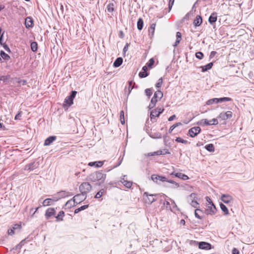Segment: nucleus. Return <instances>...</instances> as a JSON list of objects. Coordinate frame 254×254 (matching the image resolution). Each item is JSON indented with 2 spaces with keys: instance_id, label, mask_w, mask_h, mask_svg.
Instances as JSON below:
<instances>
[{
  "instance_id": "nucleus-3",
  "label": "nucleus",
  "mask_w": 254,
  "mask_h": 254,
  "mask_svg": "<svg viewBox=\"0 0 254 254\" xmlns=\"http://www.w3.org/2000/svg\"><path fill=\"white\" fill-rule=\"evenodd\" d=\"M159 194H149L148 192H144L143 195V199L145 203L151 204L157 200V196Z\"/></svg>"
},
{
  "instance_id": "nucleus-48",
  "label": "nucleus",
  "mask_w": 254,
  "mask_h": 254,
  "mask_svg": "<svg viewBox=\"0 0 254 254\" xmlns=\"http://www.w3.org/2000/svg\"><path fill=\"white\" fill-rule=\"evenodd\" d=\"M169 199L171 201V204L172 205V209L175 210H179V209L178 208L177 204H176L175 201L173 199H172L171 198H169Z\"/></svg>"
},
{
  "instance_id": "nucleus-41",
  "label": "nucleus",
  "mask_w": 254,
  "mask_h": 254,
  "mask_svg": "<svg viewBox=\"0 0 254 254\" xmlns=\"http://www.w3.org/2000/svg\"><path fill=\"white\" fill-rule=\"evenodd\" d=\"M120 120L121 123L122 125H124L125 124V114L123 110L120 111Z\"/></svg>"
},
{
  "instance_id": "nucleus-8",
  "label": "nucleus",
  "mask_w": 254,
  "mask_h": 254,
  "mask_svg": "<svg viewBox=\"0 0 254 254\" xmlns=\"http://www.w3.org/2000/svg\"><path fill=\"white\" fill-rule=\"evenodd\" d=\"M201 130L200 127H194L189 130L188 135L191 137H194L201 132Z\"/></svg>"
},
{
  "instance_id": "nucleus-33",
  "label": "nucleus",
  "mask_w": 254,
  "mask_h": 254,
  "mask_svg": "<svg viewBox=\"0 0 254 254\" xmlns=\"http://www.w3.org/2000/svg\"><path fill=\"white\" fill-rule=\"evenodd\" d=\"M197 125L200 126H210L209 122L207 119H202L196 123Z\"/></svg>"
},
{
  "instance_id": "nucleus-36",
  "label": "nucleus",
  "mask_w": 254,
  "mask_h": 254,
  "mask_svg": "<svg viewBox=\"0 0 254 254\" xmlns=\"http://www.w3.org/2000/svg\"><path fill=\"white\" fill-rule=\"evenodd\" d=\"M58 193H59L60 195V197H65L66 196H71L72 195V193L69 192H66L65 191H60L58 192Z\"/></svg>"
},
{
  "instance_id": "nucleus-52",
  "label": "nucleus",
  "mask_w": 254,
  "mask_h": 254,
  "mask_svg": "<svg viewBox=\"0 0 254 254\" xmlns=\"http://www.w3.org/2000/svg\"><path fill=\"white\" fill-rule=\"evenodd\" d=\"M161 153H161V151H159V150H157V151L153 152L148 153L147 154V156H154V155H161Z\"/></svg>"
},
{
  "instance_id": "nucleus-10",
  "label": "nucleus",
  "mask_w": 254,
  "mask_h": 254,
  "mask_svg": "<svg viewBox=\"0 0 254 254\" xmlns=\"http://www.w3.org/2000/svg\"><path fill=\"white\" fill-rule=\"evenodd\" d=\"M39 164L38 162H32L25 165L24 170L28 171H32L38 168Z\"/></svg>"
},
{
  "instance_id": "nucleus-37",
  "label": "nucleus",
  "mask_w": 254,
  "mask_h": 254,
  "mask_svg": "<svg viewBox=\"0 0 254 254\" xmlns=\"http://www.w3.org/2000/svg\"><path fill=\"white\" fill-rule=\"evenodd\" d=\"M137 27L139 30H141L143 27V20L141 18H139L137 20Z\"/></svg>"
},
{
  "instance_id": "nucleus-64",
  "label": "nucleus",
  "mask_w": 254,
  "mask_h": 254,
  "mask_svg": "<svg viewBox=\"0 0 254 254\" xmlns=\"http://www.w3.org/2000/svg\"><path fill=\"white\" fill-rule=\"evenodd\" d=\"M158 177H159L158 175L153 174L151 175V178L153 181L155 182L156 180H158Z\"/></svg>"
},
{
  "instance_id": "nucleus-59",
  "label": "nucleus",
  "mask_w": 254,
  "mask_h": 254,
  "mask_svg": "<svg viewBox=\"0 0 254 254\" xmlns=\"http://www.w3.org/2000/svg\"><path fill=\"white\" fill-rule=\"evenodd\" d=\"M158 179L159 180H160L161 182H167V181H168V180H169L165 176H160V175H159Z\"/></svg>"
},
{
  "instance_id": "nucleus-42",
  "label": "nucleus",
  "mask_w": 254,
  "mask_h": 254,
  "mask_svg": "<svg viewBox=\"0 0 254 254\" xmlns=\"http://www.w3.org/2000/svg\"><path fill=\"white\" fill-rule=\"evenodd\" d=\"M198 212H200L201 214L203 213L202 210H201L200 209L197 208L194 211V215L197 218L201 219L202 217L200 215Z\"/></svg>"
},
{
  "instance_id": "nucleus-5",
  "label": "nucleus",
  "mask_w": 254,
  "mask_h": 254,
  "mask_svg": "<svg viewBox=\"0 0 254 254\" xmlns=\"http://www.w3.org/2000/svg\"><path fill=\"white\" fill-rule=\"evenodd\" d=\"M164 111V109L162 108L157 107V108L152 110L150 112V120L152 122H156L155 117H159V115Z\"/></svg>"
},
{
  "instance_id": "nucleus-44",
  "label": "nucleus",
  "mask_w": 254,
  "mask_h": 254,
  "mask_svg": "<svg viewBox=\"0 0 254 254\" xmlns=\"http://www.w3.org/2000/svg\"><path fill=\"white\" fill-rule=\"evenodd\" d=\"M30 46H31V49L33 52H35L37 51L38 45H37V42H32L31 43Z\"/></svg>"
},
{
  "instance_id": "nucleus-63",
  "label": "nucleus",
  "mask_w": 254,
  "mask_h": 254,
  "mask_svg": "<svg viewBox=\"0 0 254 254\" xmlns=\"http://www.w3.org/2000/svg\"><path fill=\"white\" fill-rule=\"evenodd\" d=\"M198 243H199V242H198L197 241H194V240H190V242H189V244L190 245L194 246H196V245L198 246Z\"/></svg>"
},
{
  "instance_id": "nucleus-21",
  "label": "nucleus",
  "mask_w": 254,
  "mask_h": 254,
  "mask_svg": "<svg viewBox=\"0 0 254 254\" xmlns=\"http://www.w3.org/2000/svg\"><path fill=\"white\" fill-rule=\"evenodd\" d=\"M57 139V136H50L47 138L44 142V146H49L52 143H53L54 141H55Z\"/></svg>"
},
{
  "instance_id": "nucleus-38",
  "label": "nucleus",
  "mask_w": 254,
  "mask_h": 254,
  "mask_svg": "<svg viewBox=\"0 0 254 254\" xmlns=\"http://www.w3.org/2000/svg\"><path fill=\"white\" fill-rule=\"evenodd\" d=\"M115 4L113 2H109L107 5V9L108 12H112L114 11Z\"/></svg>"
},
{
  "instance_id": "nucleus-19",
  "label": "nucleus",
  "mask_w": 254,
  "mask_h": 254,
  "mask_svg": "<svg viewBox=\"0 0 254 254\" xmlns=\"http://www.w3.org/2000/svg\"><path fill=\"white\" fill-rule=\"evenodd\" d=\"M127 176L124 175L121 182L127 188H130L132 185V182L128 181L127 180Z\"/></svg>"
},
{
  "instance_id": "nucleus-31",
  "label": "nucleus",
  "mask_w": 254,
  "mask_h": 254,
  "mask_svg": "<svg viewBox=\"0 0 254 254\" xmlns=\"http://www.w3.org/2000/svg\"><path fill=\"white\" fill-rule=\"evenodd\" d=\"M182 40V34L180 32H177L176 33V40L173 45L174 47L177 46L180 42Z\"/></svg>"
},
{
  "instance_id": "nucleus-58",
  "label": "nucleus",
  "mask_w": 254,
  "mask_h": 254,
  "mask_svg": "<svg viewBox=\"0 0 254 254\" xmlns=\"http://www.w3.org/2000/svg\"><path fill=\"white\" fill-rule=\"evenodd\" d=\"M162 83H163V78L162 77H161L158 80V82L156 83L155 86L157 88H160L162 85Z\"/></svg>"
},
{
  "instance_id": "nucleus-43",
  "label": "nucleus",
  "mask_w": 254,
  "mask_h": 254,
  "mask_svg": "<svg viewBox=\"0 0 254 254\" xmlns=\"http://www.w3.org/2000/svg\"><path fill=\"white\" fill-rule=\"evenodd\" d=\"M167 182L173 184V186L171 187V188L172 189H176L180 187V185L178 183L172 180H168Z\"/></svg>"
},
{
  "instance_id": "nucleus-26",
  "label": "nucleus",
  "mask_w": 254,
  "mask_h": 254,
  "mask_svg": "<svg viewBox=\"0 0 254 254\" xmlns=\"http://www.w3.org/2000/svg\"><path fill=\"white\" fill-rule=\"evenodd\" d=\"M158 100H158L157 98L153 96L151 99L150 103L148 106L149 110L153 109L155 106Z\"/></svg>"
},
{
  "instance_id": "nucleus-34",
  "label": "nucleus",
  "mask_w": 254,
  "mask_h": 254,
  "mask_svg": "<svg viewBox=\"0 0 254 254\" xmlns=\"http://www.w3.org/2000/svg\"><path fill=\"white\" fill-rule=\"evenodd\" d=\"M220 207L221 210L223 212L224 214L225 215H227L229 214V211L227 207L222 203H220Z\"/></svg>"
},
{
  "instance_id": "nucleus-12",
  "label": "nucleus",
  "mask_w": 254,
  "mask_h": 254,
  "mask_svg": "<svg viewBox=\"0 0 254 254\" xmlns=\"http://www.w3.org/2000/svg\"><path fill=\"white\" fill-rule=\"evenodd\" d=\"M233 113L231 111H227L225 113L222 112L221 113L219 116L218 117V118H220L222 120H226L228 119H230L232 117Z\"/></svg>"
},
{
  "instance_id": "nucleus-25",
  "label": "nucleus",
  "mask_w": 254,
  "mask_h": 254,
  "mask_svg": "<svg viewBox=\"0 0 254 254\" xmlns=\"http://www.w3.org/2000/svg\"><path fill=\"white\" fill-rule=\"evenodd\" d=\"M213 65L212 62L209 63L205 65L201 66L200 68H201V71L203 72H206L207 70L210 69Z\"/></svg>"
},
{
  "instance_id": "nucleus-16",
  "label": "nucleus",
  "mask_w": 254,
  "mask_h": 254,
  "mask_svg": "<svg viewBox=\"0 0 254 254\" xmlns=\"http://www.w3.org/2000/svg\"><path fill=\"white\" fill-rule=\"evenodd\" d=\"M170 175L180 178L184 181L187 180L189 179L187 175L182 173H175V172H173L170 174Z\"/></svg>"
},
{
  "instance_id": "nucleus-9",
  "label": "nucleus",
  "mask_w": 254,
  "mask_h": 254,
  "mask_svg": "<svg viewBox=\"0 0 254 254\" xmlns=\"http://www.w3.org/2000/svg\"><path fill=\"white\" fill-rule=\"evenodd\" d=\"M56 213V209L53 207L48 208L45 214V217L46 220L50 219L53 216H54Z\"/></svg>"
},
{
  "instance_id": "nucleus-15",
  "label": "nucleus",
  "mask_w": 254,
  "mask_h": 254,
  "mask_svg": "<svg viewBox=\"0 0 254 254\" xmlns=\"http://www.w3.org/2000/svg\"><path fill=\"white\" fill-rule=\"evenodd\" d=\"M198 248L202 250H209L211 249V245L208 242H200L198 243Z\"/></svg>"
},
{
  "instance_id": "nucleus-56",
  "label": "nucleus",
  "mask_w": 254,
  "mask_h": 254,
  "mask_svg": "<svg viewBox=\"0 0 254 254\" xmlns=\"http://www.w3.org/2000/svg\"><path fill=\"white\" fill-rule=\"evenodd\" d=\"M154 60L153 58H151L148 63H147V67H148L149 68H151L152 67V65L154 64Z\"/></svg>"
},
{
  "instance_id": "nucleus-14",
  "label": "nucleus",
  "mask_w": 254,
  "mask_h": 254,
  "mask_svg": "<svg viewBox=\"0 0 254 254\" xmlns=\"http://www.w3.org/2000/svg\"><path fill=\"white\" fill-rule=\"evenodd\" d=\"M221 200L225 203L228 204L233 201L232 196L229 194H223L221 195Z\"/></svg>"
},
{
  "instance_id": "nucleus-35",
  "label": "nucleus",
  "mask_w": 254,
  "mask_h": 254,
  "mask_svg": "<svg viewBox=\"0 0 254 254\" xmlns=\"http://www.w3.org/2000/svg\"><path fill=\"white\" fill-rule=\"evenodd\" d=\"M204 148L207 150L208 151H209V152H214V150H215V148H214V146L213 144L212 143H210V144H207L205 146H204Z\"/></svg>"
},
{
  "instance_id": "nucleus-45",
  "label": "nucleus",
  "mask_w": 254,
  "mask_h": 254,
  "mask_svg": "<svg viewBox=\"0 0 254 254\" xmlns=\"http://www.w3.org/2000/svg\"><path fill=\"white\" fill-rule=\"evenodd\" d=\"M123 157H121V156H120L118 159V162L116 165H115L114 166H113L111 169L108 170L107 171H110L112 169H113L119 166L121 164V163L123 161Z\"/></svg>"
},
{
  "instance_id": "nucleus-50",
  "label": "nucleus",
  "mask_w": 254,
  "mask_h": 254,
  "mask_svg": "<svg viewBox=\"0 0 254 254\" xmlns=\"http://www.w3.org/2000/svg\"><path fill=\"white\" fill-rule=\"evenodd\" d=\"M156 24L155 23H152L151 24L149 28V32L151 33L152 35L154 34V30L155 28Z\"/></svg>"
},
{
  "instance_id": "nucleus-47",
  "label": "nucleus",
  "mask_w": 254,
  "mask_h": 254,
  "mask_svg": "<svg viewBox=\"0 0 254 254\" xmlns=\"http://www.w3.org/2000/svg\"><path fill=\"white\" fill-rule=\"evenodd\" d=\"M146 95L149 98L152 95L153 93V89L152 88H147L145 90Z\"/></svg>"
},
{
  "instance_id": "nucleus-53",
  "label": "nucleus",
  "mask_w": 254,
  "mask_h": 254,
  "mask_svg": "<svg viewBox=\"0 0 254 254\" xmlns=\"http://www.w3.org/2000/svg\"><path fill=\"white\" fill-rule=\"evenodd\" d=\"M80 194L81 195V196L80 197H78V198L76 199L77 204L80 203L84 200H85L87 197L86 195H82V193H81Z\"/></svg>"
},
{
  "instance_id": "nucleus-54",
  "label": "nucleus",
  "mask_w": 254,
  "mask_h": 254,
  "mask_svg": "<svg viewBox=\"0 0 254 254\" xmlns=\"http://www.w3.org/2000/svg\"><path fill=\"white\" fill-rule=\"evenodd\" d=\"M195 57L199 60H202L203 58L204 55L201 52H197L195 53Z\"/></svg>"
},
{
  "instance_id": "nucleus-22",
  "label": "nucleus",
  "mask_w": 254,
  "mask_h": 254,
  "mask_svg": "<svg viewBox=\"0 0 254 254\" xmlns=\"http://www.w3.org/2000/svg\"><path fill=\"white\" fill-rule=\"evenodd\" d=\"M109 189L107 185L104 186V188L100 190L98 192H97L94 197L95 198H100L102 195L106 192V190Z\"/></svg>"
},
{
  "instance_id": "nucleus-40",
  "label": "nucleus",
  "mask_w": 254,
  "mask_h": 254,
  "mask_svg": "<svg viewBox=\"0 0 254 254\" xmlns=\"http://www.w3.org/2000/svg\"><path fill=\"white\" fill-rule=\"evenodd\" d=\"M0 56L1 57V58L4 60H6V61H8L10 59V57L9 55H8L7 54H6L2 50H1L0 51Z\"/></svg>"
},
{
  "instance_id": "nucleus-27",
  "label": "nucleus",
  "mask_w": 254,
  "mask_h": 254,
  "mask_svg": "<svg viewBox=\"0 0 254 254\" xmlns=\"http://www.w3.org/2000/svg\"><path fill=\"white\" fill-rule=\"evenodd\" d=\"M123 62V59L122 58H117L113 63V66L115 67H118L122 64Z\"/></svg>"
},
{
  "instance_id": "nucleus-46",
  "label": "nucleus",
  "mask_w": 254,
  "mask_h": 254,
  "mask_svg": "<svg viewBox=\"0 0 254 254\" xmlns=\"http://www.w3.org/2000/svg\"><path fill=\"white\" fill-rule=\"evenodd\" d=\"M175 140H176V141H177L178 142L182 143L185 144L190 143V142L188 141L187 140H185L180 137H177L176 139H175Z\"/></svg>"
},
{
  "instance_id": "nucleus-6",
  "label": "nucleus",
  "mask_w": 254,
  "mask_h": 254,
  "mask_svg": "<svg viewBox=\"0 0 254 254\" xmlns=\"http://www.w3.org/2000/svg\"><path fill=\"white\" fill-rule=\"evenodd\" d=\"M232 99L230 97H222L220 98H214L207 100L206 103V105H210L213 104V103H218L223 102L232 101Z\"/></svg>"
},
{
  "instance_id": "nucleus-51",
  "label": "nucleus",
  "mask_w": 254,
  "mask_h": 254,
  "mask_svg": "<svg viewBox=\"0 0 254 254\" xmlns=\"http://www.w3.org/2000/svg\"><path fill=\"white\" fill-rule=\"evenodd\" d=\"M192 15H193V12H192L191 11H190V12H189L188 13H187L186 14V15L183 18L182 20V21H185V20H188L189 19L190 16H192Z\"/></svg>"
},
{
  "instance_id": "nucleus-18",
  "label": "nucleus",
  "mask_w": 254,
  "mask_h": 254,
  "mask_svg": "<svg viewBox=\"0 0 254 254\" xmlns=\"http://www.w3.org/2000/svg\"><path fill=\"white\" fill-rule=\"evenodd\" d=\"M25 25L27 29L32 28L34 26V21L31 17L29 16L25 18Z\"/></svg>"
},
{
  "instance_id": "nucleus-39",
  "label": "nucleus",
  "mask_w": 254,
  "mask_h": 254,
  "mask_svg": "<svg viewBox=\"0 0 254 254\" xmlns=\"http://www.w3.org/2000/svg\"><path fill=\"white\" fill-rule=\"evenodd\" d=\"M153 96L157 98L158 100H160L163 97V94L161 91L157 90L154 93Z\"/></svg>"
},
{
  "instance_id": "nucleus-55",
  "label": "nucleus",
  "mask_w": 254,
  "mask_h": 254,
  "mask_svg": "<svg viewBox=\"0 0 254 254\" xmlns=\"http://www.w3.org/2000/svg\"><path fill=\"white\" fill-rule=\"evenodd\" d=\"M133 87H126L125 88V94L127 96V97L130 93Z\"/></svg>"
},
{
  "instance_id": "nucleus-20",
  "label": "nucleus",
  "mask_w": 254,
  "mask_h": 254,
  "mask_svg": "<svg viewBox=\"0 0 254 254\" xmlns=\"http://www.w3.org/2000/svg\"><path fill=\"white\" fill-rule=\"evenodd\" d=\"M28 239V237L27 238H25L24 239H23V240H22L18 245H17L14 248H13L12 249H11L10 250V252H12V251L13 250H18V252H20V249L21 248H22V247L24 245L25 242L27 241H28V240H27Z\"/></svg>"
},
{
  "instance_id": "nucleus-61",
  "label": "nucleus",
  "mask_w": 254,
  "mask_h": 254,
  "mask_svg": "<svg viewBox=\"0 0 254 254\" xmlns=\"http://www.w3.org/2000/svg\"><path fill=\"white\" fill-rule=\"evenodd\" d=\"M2 47L6 52H7L8 53H11V50L9 48L8 46L6 44H2Z\"/></svg>"
},
{
  "instance_id": "nucleus-62",
  "label": "nucleus",
  "mask_w": 254,
  "mask_h": 254,
  "mask_svg": "<svg viewBox=\"0 0 254 254\" xmlns=\"http://www.w3.org/2000/svg\"><path fill=\"white\" fill-rule=\"evenodd\" d=\"M9 78V76H4V75H2V76H1L0 77V80H2L4 82H6V81H7L8 80Z\"/></svg>"
},
{
  "instance_id": "nucleus-1",
  "label": "nucleus",
  "mask_w": 254,
  "mask_h": 254,
  "mask_svg": "<svg viewBox=\"0 0 254 254\" xmlns=\"http://www.w3.org/2000/svg\"><path fill=\"white\" fill-rule=\"evenodd\" d=\"M106 178V174L102 171L94 172L90 174L87 178V180L92 182H97L95 185L101 186L103 184Z\"/></svg>"
},
{
  "instance_id": "nucleus-49",
  "label": "nucleus",
  "mask_w": 254,
  "mask_h": 254,
  "mask_svg": "<svg viewBox=\"0 0 254 254\" xmlns=\"http://www.w3.org/2000/svg\"><path fill=\"white\" fill-rule=\"evenodd\" d=\"M149 73L147 71H140L139 74L138 76L140 78H145L147 77Z\"/></svg>"
},
{
  "instance_id": "nucleus-57",
  "label": "nucleus",
  "mask_w": 254,
  "mask_h": 254,
  "mask_svg": "<svg viewBox=\"0 0 254 254\" xmlns=\"http://www.w3.org/2000/svg\"><path fill=\"white\" fill-rule=\"evenodd\" d=\"M22 112L21 111H19L16 114L14 119L15 120H20L21 119Z\"/></svg>"
},
{
  "instance_id": "nucleus-28",
  "label": "nucleus",
  "mask_w": 254,
  "mask_h": 254,
  "mask_svg": "<svg viewBox=\"0 0 254 254\" xmlns=\"http://www.w3.org/2000/svg\"><path fill=\"white\" fill-rule=\"evenodd\" d=\"M149 136L153 139H159L162 138V134L159 132L149 133Z\"/></svg>"
},
{
  "instance_id": "nucleus-2",
  "label": "nucleus",
  "mask_w": 254,
  "mask_h": 254,
  "mask_svg": "<svg viewBox=\"0 0 254 254\" xmlns=\"http://www.w3.org/2000/svg\"><path fill=\"white\" fill-rule=\"evenodd\" d=\"M77 94V91L73 90L70 93V95L64 99L63 107L65 110H67L73 104V99Z\"/></svg>"
},
{
  "instance_id": "nucleus-13",
  "label": "nucleus",
  "mask_w": 254,
  "mask_h": 254,
  "mask_svg": "<svg viewBox=\"0 0 254 254\" xmlns=\"http://www.w3.org/2000/svg\"><path fill=\"white\" fill-rule=\"evenodd\" d=\"M217 211V209L213 202H212L211 205L208 206L207 209L205 210V213L206 215H213Z\"/></svg>"
},
{
  "instance_id": "nucleus-7",
  "label": "nucleus",
  "mask_w": 254,
  "mask_h": 254,
  "mask_svg": "<svg viewBox=\"0 0 254 254\" xmlns=\"http://www.w3.org/2000/svg\"><path fill=\"white\" fill-rule=\"evenodd\" d=\"M61 199L59 196H53L52 198H48L45 199L42 202V205L44 206H50L54 204V202L58 201Z\"/></svg>"
},
{
  "instance_id": "nucleus-24",
  "label": "nucleus",
  "mask_w": 254,
  "mask_h": 254,
  "mask_svg": "<svg viewBox=\"0 0 254 254\" xmlns=\"http://www.w3.org/2000/svg\"><path fill=\"white\" fill-rule=\"evenodd\" d=\"M105 161H99L95 162H91L88 163V165L91 167L95 166L96 168L102 167Z\"/></svg>"
},
{
  "instance_id": "nucleus-30",
  "label": "nucleus",
  "mask_w": 254,
  "mask_h": 254,
  "mask_svg": "<svg viewBox=\"0 0 254 254\" xmlns=\"http://www.w3.org/2000/svg\"><path fill=\"white\" fill-rule=\"evenodd\" d=\"M77 204V201L72 202L71 200H68L65 204H64V206L66 207L67 208L70 209L72 207L75 206Z\"/></svg>"
},
{
  "instance_id": "nucleus-11",
  "label": "nucleus",
  "mask_w": 254,
  "mask_h": 254,
  "mask_svg": "<svg viewBox=\"0 0 254 254\" xmlns=\"http://www.w3.org/2000/svg\"><path fill=\"white\" fill-rule=\"evenodd\" d=\"M190 196L193 198L190 203L191 206L194 208H196V209L198 208L199 204L197 201V200L198 199L197 194L196 193L192 192L190 195Z\"/></svg>"
},
{
  "instance_id": "nucleus-4",
  "label": "nucleus",
  "mask_w": 254,
  "mask_h": 254,
  "mask_svg": "<svg viewBox=\"0 0 254 254\" xmlns=\"http://www.w3.org/2000/svg\"><path fill=\"white\" fill-rule=\"evenodd\" d=\"M92 186L88 182L82 183L79 187V190L82 195H86L92 190Z\"/></svg>"
},
{
  "instance_id": "nucleus-23",
  "label": "nucleus",
  "mask_w": 254,
  "mask_h": 254,
  "mask_svg": "<svg viewBox=\"0 0 254 254\" xmlns=\"http://www.w3.org/2000/svg\"><path fill=\"white\" fill-rule=\"evenodd\" d=\"M202 23V19L200 15H197L193 20V24L195 27L200 26Z\"/></svg>"
},
{
  "instance_id": "nucleus-32",
  "label": "nucleus",
  "mask_w": 254,
  "mask_h": 254,
  "mask_svg": "<svg viewBox=\"0 0 254 254\" xmlns=\"http://www.w3.org/2000/svg\"><path fill=\"white\" fill-rule=\"evenodd\" d=\"M64 216V212L63 211H61L59 212L58 214L56 216V221H62L63 220V217Z\"/></svg>"
},
{
  "instance_id": "nucleus-60",
  "label": "nucleus",
  "mask_w": 254,
  "mask_h": 254,
  "mask_svg": "<svg viewBox=\"0 0 254 254\" xmlns=\"http://www.w3.org/2000/svg\"><path fill=\"white\" fill-rule=\"evenodd\" d=\"M174 1H175V0H169V4H168V7H169L168 12H170V11L171 10L172 7L174 4Z\"/></svg>"
},
{
  "instance_id": "nucleus-17",
  "label": "nucleus",
  "mask_w": 254,
  "mask_h": 254,
  "mask_svg": "<svg viewBox=\"0 0 254 254\" xmlns=\"http://www.w3.org/2000/svg\"><path fill=\"white\" fill-rule=\"evenodd\" d=\"M217 19V13L216 12H212L208 18V22L210 24L213 25Z\"/></svg>"
},
{
  "instance_id": "nucleus-29",
  "label": "nucleus",
  "mask_w": 254,
  "mask_h": 254,
  "mask_svg": "<svg viewBox=\"0 0 254 254\" xmlns=\"http://www.w3.org/2000/svg\"><path fill=\"white\" fill-rule=\"evenodd\" d=\"M159 195V196H157V199H159L160 200V203L162 204L163 203L164 205H165V201L166 200V197H168V196L164 194V193H158Z\"/></svg>"
}]
</instances>
